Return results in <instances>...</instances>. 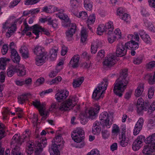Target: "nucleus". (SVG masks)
<instances>
[{
    "label": "nucleus",
    "instance_id": "7",
    "mask_svg": "<svg viewBox=\"0 0 155 155\" xmlns=\"http://www.w3.org/2000/svg\"><path fill=\"white\" fill-rule=\"evenodd\" d=\"M32 104L35 107L39 109V113L43 117L41 119L45 120L48 115V112L46 111L44 105L43 104H41L39 101L37 100L32 101Z\"/></svg>",
    "mask_w": 155,
    "mask_h": 155
},
{
    "label": "nucleus",
    "instance_id": "59",
    "mask_svg": "<svg viewBox=\"0 0 155 155\" xmlns=\"http://www.w3.org/2000/svg\"><path fill=\"white\" fill-rule=\"evenodd\" d=\"M52 7L50 6L49 7L46 6L43 7L42 9V11L47 13H50L52 12V10H51L52 9Z\"/></svg>",
    "mask_w": 155,
    "mask_h": 155
},
{
    "label": "nucleus",
    "instance_id": "40",
    "mask_svg": "<svg viewBox=\"0 0 155 155\" xmlns=\"http://www.w3.org/2000/svg\"><path fill=\"white\" fill-rule=\"evenodd\" d=\"M23 25L25 26L24 29L22 31V32L23 33H26L27 31H28L31 30V29H32L33 30H34V25L30 27L28 26V24L26 22V20H25L24 21Z\"/></svg>",
    "mask_w": 155,
    "mask_h": 155
},
{
    "label": "nucleus",
    "instance_id": "28",
    "mask_svg": "<svg viewBox=\"0 0 155 155\" xmlns=\"http://www.w3.org/2000/svg\"><path fill=\"white\" fill-rule=\"evenodd\" d=\"M103 27L106 31H107V34L109 35L111 34L114 29L112 22L109 21L106 23L105 25H104Z\"/></svg>",
    "mask_w": 155,
    "mask_h": 155
},
{
    "label": "nucleus",
    "instance_id": "29",
    "mask_svg": "<svg viewBox=\"0 0 155 155\" xmlns=\"http://www.w3.org/2000/svg\"><path fill=\"white\" fill-rule=\"evenodd\" d=\"M144 103L143 99L142 98H139L137 100L136 106L137 108V113L139 114L142 113Z\"/></svg>",
    "mask_w": 155,
    "mask_h": 155
},
{
    "label": "nucleus",
    "instance_id": "51",
    "mask_svg": "<svg viewBox=\"0 0 155 155\" xmlns=\"http://www.w3.org/2000/svg\"><path fill=\"white\" fill-rule=\"evenodd\" d=\"M86 155H100V151L97 149H94L88 153Z\"/></svg>",
    "mask_w": 155,
    "mask_h": 155
},
{
    "label": "nucleus",
    "instance_id": "39",
    "mask_svg": "<svg viewBox=\"0 0 155 155\" xmlns=\"http://www.w3.org/2000/svg\"><path fill=\"white\" fill-rule=\"evenodd\" d=\"M52 145L51 150H49V152H50V155H60V152L59 150L55 147L56 146V144Z\"/></svg>",
    "mask_w": 155,
    "mask_h": 155
},
{
    "label": "nucleus",
    "instance_id": "64",
    "mask_svg": "<svg viewBox=\"0 0 155 155\" xmlns=\"http://www.w3.org/2000/svg\"><path fill=\"white\" fill-rule=\"evenodd\" d=\"M77 143L76 145V147L78 148H82L85 145V143L83 141V140L80 141H75Z\"/></svg>",
    "mask_w": 155,
    "mask_h": 155
},
{
    "label": "nucleus",
    "instance_id": "49",
    "mask_svg": "<svg viewBox=\"0 0 155 155\" xmlns=\"http://www.w3.org/2000/svg\"><path fill=\"white\" fill-rule=\"evenodd\" d=\"M61 78L60 76H58L55 78L54 79L52 80L50 82V84L52 85V84H57L58 83L61 81Z\"/></svg>",
    "mask_w": 155,
    "mask_h": 155
},
{
    "label": "nucleus",
    "instance_id": "10",
    "mask_svg": "<svg viewBox=\"0 0 155 155\" xmlns=\"http://www.w3.org/2000/svg\"><path fill=\"white\" fill-rule=\"evenodd\" d=\"M100 108V107L99 105H97L94 108H91L88 110V112L86 113L84 116L86 118L93 119L95 118Z\"/></svg>",
    "mask_w": 155,
    "mask_h": 155
},
{
    "label": "nucleus",
    "instance_id": "11",
    "mask_svg": "<svg viewBox=\"0 0 155 155\" xmlns=\"http://www.w3.org/2000/svg\"><path fill=\"white\" fill-rule=\"evenodd\" d=\"M145 139L143 135H140L134 142L132 144V148L135 151L138 150L142 146V143Z\"/></svg>",
    "mask_w": 155,
    "mask_h": 155
},
{
    "label": "nucleus",
    "instance_id": "60",
    "mask_svg": "<svg viewBox=\"0 0 155 155\" xmlns=\"http://www.w3.org/2000/svg\"><path fill=\"white\" fill-rule=\"evenodd\" d=\"M154 93V91L153 88H150L148 89V96L149 98L151 99L153 97Z\"/></svg>",
    "mask_w": 155,
    "mask_h": 155
},
{
    "label": "nucleus",
    "instance_id": "55",
    "mask_svg": "<svg viewBox=\"0 0 155 155\" xmlns=\"http://www.w3.org/2000/svg\"><path fill=\"white\" fill-rule=\"evenodd\" d=\"M51 54L50 57L51 58L54 59L57 56V51L55 49H51L50 51Z\"/></svg>",
    "mask_w": 155,
    "mask_h": 155
},
{
    "label": "nucleus",
    "instance_id": "45",
    "mask_svg": "<svg viewBox=\"0 0 155 155\" xmlns=\"http://www.w3.org/2000/svg\"><path fill=\"white\" fill-rule=\"evenodd\" d=\"M112 132V133L114 135H117L120 132L119 127L116 124H114Z\"/></svg>",
    "mask_w": 155,
    "mask_h": 155
},
{
    "label": "nucleus",
    "instance_id": "4",
    "mask_svg": "<svg viewBox=\"0 0 155 155\" xmlns=\"http://www.w3.org/2000/svg\"><path fill=\"white\" fill-rule=\"evenodd\" d=\"M15 72H17L19 76L25 75L26 74L25 66L19 64L15 66L11 65L7 69V74L8 77H11L14 74Z\"/></svg>",
    "mask_w": 155,
    "mask_h": 155
},
{
    "label": "nucleus",
    "instance_id": "31",
    "mask_svg": "<svg viewBox=\"0 0 155 155\" xmlns=\"http://www.w3.org/2000/svg\"><path fill=\"white\" fill-rule=\"evenodd\" d=\"M21 144V143H19L18 142V144L14 145L15 146V147L12 150V155H23L20 151V149L19 147V146H20Z\"/></svg>",
    "mask_w": 155,
    "mask_h": 155
},
{
    "label": "nucleus",
    "instance_id": "42",
    "mask_svg": "<svg viewBox=\"0 0 155 155\" xmlns=\"http://www.w3.org/2000/svg\"><path fill=\"white\" fill-rule=\"evenodd\" d=\"M81 40L82 42H84L86 41L87 37L86 30L84 29H82L81 31Z\"/></svg>",
    "mask_w": 155,
    "mask_h": 155
},
{
    "label": "nucleus",
    "instance_id": "57",
    "mask_svg": "<svg viewBox=\"0 0 155 155\" xmlns=\"http://www.w3.org/2000/svg\"><path fill=\"white\" fill-rule=\"evenodd\" d=\"M98 44H97V45L95 46L92 44L91 46V52L93 54H95L97 52V48L99 47Z\"/></svg>",
    "mask_w": 155,
    "mask_h": 155
},
{
    "label": "nucleus",
    "instance_id": "63",
    "mask_svg": "<svg viewBox=\"0 0 155 155\" xmlns=\"http://www.w3.org/2000/svg\"><path fill=\"white\" fill-rule=\"evenodd\" d=\"M8 50V45H3L2 49V52L3 55H5L6 54Z\"/></svg>",
    "mask_w": 155,
    "mask_h": 155
},
{
    "label": "nucleus",
    "instance_id": "33",
    "mask_svg": "<svg viewBox=\"0 0 155 155\" xmlns=\"http://www.w3.org/2000/svg\"><path fill=\"white\" fill-rule=\"evenodd\" d=\"M28 95H29V94H25L18 96V102L21 104H23L26 101L28 100Z\"/></svg>",
    "mask_w": 155,
    "mask_h": 155
},
{
    "label": "nucleus",
    "instance_id": "35",
    "mask_svg": "<svg viewBox=\"0 0 155 155\" xmlns=\"http://www.w3.org/2000/svg\"><path fill=\"white\" fill-rule=\"evenodd\" d=\"M84 80V78L83 77L74 79L72 83L73 87L74 88L79 87L83 82Z\"/></svg>",
    "mask_w": 155,
    "mask_h": 155
},
{
    "label": "nucleus",
    "instance_id": "62",
    "mask_svg": "<svg viewBox=\"0 0 155 155\" xmlns=\"http://www.w3.org/2000/svg\"><path fill=\"white\" fill-rule=\"evenodd\" d=\"M104 31H106L104 28L103 29L100 26H99L97 29V33L98 35H101Z\"/></svg>",
    "mask_w": 155,
    "mask_h": 155
},
{
    "label": "nucleus",
    "instance_id": "5",
    "mask_svg": "<svg viewBox=\"0 0 155 155\" xmlns=\"http://www.w3.org/2000/svg\"><path fill=\"white\" fill-rule=\"evenodd\" d=\"M30 130L28 129L26 130L25 132H24L22 135L21 137V138H19L17 135H15L12 137V141L11 142V144L14 145L18 144L19 143H21L24 141H28L29 140V135L30 134Z\"/></svg>",
    "mask_w": 155,
    "mask_h": 155
},
{
    "label": "nucleus",
    "instance_id": "8",
    "mask_svg": "<svg viewBox=\"0 0 155 155\" xmlns=\"http://www.w3.org/2000/svg\"><path fill=\"white\" fill-rule=\"evenodd\" d=\"M46 144V139L42 138L40 142H35V153L36 155H39L42 151L43 147H45Z\"/></svg>",
    "mask_w": 155,
    "mask_h": 155
},
{
    "label": "nucleus",
    "instance_id": "25",
    "mask_svg": "<svg viewBox=\"0 0 155 155\" xmlns=\"http://www.w3.org/2000/svg\"><path fill=\"white\" fill-rule=\"evenodd\" d=\"M101 122L97 121L95 122L93 124V128L92 132L94 135H98L100 133L101 128L100 126Z\"/></svg>",
    "mask_w": 155,
    "mask_h": 155
},
{
    "label": "nucleus",
    "instance_id": "14",
    "mask_svg": "<svg viewBox=\"0 0 155 155\" xmlns=\"http://www.w3.org/2000/svg\"><path fill=\"white\" fill-rule=\"evenodd\" d=\"M68 26L71 27V28L66 32L65 34L68 40L71 41L72 39L74 34L76 31V26L75 24L74 23L71 24L70 23Z\"/></svg>",
    "mask_w": 155,
    "mask_h": 155
},
{
    "label": "nucleus",
    "instance_id": "1",
    "mask_svg": "<svg viewBox=\"0 0 155 155\" xmlns=\"http://www.w3.org/2000/svg\"><path fill=\"white\" fill-rule=\"evenodd\" d=\"M127 69L122 70L119 78L116 81L114 88V93L117 96L121 97L123 92L127 87V84L128 83V78L127 72Z\"/></svg>",
    "mask_w": 155,
    "mask_h": 155
},
{
    "label": "nucleus",
    "instance_id": "43",
    "mask_svg": "<svg viewBox=\"0 0 155 155\" xmlns=\"http://www.w3.org/2000/svg\"><path fill=\"white\" fill-rule=\"evenodd\" d=\"M84 7L88 10H91L92 7V3L88 0H85L84 1Z\"/></svg>",
    "mask_w": 155,
    "mask_h": 155
},
{
    "label": "nucleus",
    "instance_id": "56",
    "mask_svg": "<svg viewBox=\"0 0 155 155\" xmlns=\"http://www.w3.org/2000/svg\"><path fill=\"white\" fill-rule=\"evenodd\" d=\"M48 24L50 25H51L53 28H56L58 25V22L55 20H51V18L49 19V23Z\"/></svg>",
    "mask_w": 155,
    "mask_h": 155
},
{
    "label": "nucleus",
    "instance_id": "34",
    "mask_svg": "<svg viewBox=\"0 0 155 155\" xmlns=\"http://www.w3.org/2000/svg\"><path fill=\"white\" fill-rule=\"evenodd\" d=\"M10 60V59L6 58H0V69L3 70L5 69L7 62Z\"/></svg>",
    "mask_w": 155,
    "mask_h": 155
},
{
    "label": "nucleus",
    "instance_id": "24",
    "mask_svg": "<svg viewBox=\"0 0 155 155\" xmlns=\"http://www.w3.org/2000/svg\"><path fill=\"white\" fill-rule=\"evenodd\" d=\"M79 55L74 56L71 59L69 63V65L73 68H76L78 67V63L79 61Z\"/></svg>",
    "mask_w": 155,
    "mask_h": 155
},
{
    "label": "nucleus",
    "instance_id": "61",
    "mask_svg": "<svg viewBox=\"0 0 155 155\" xmlns=\"http://www.w3.org/2000/svg\"><path fill=\"white\" fill-rule=\"evenodd\" d=\"M147 26L148 28V29L150 31L152 32H155V28L152 23H149L148 25H147Z\"/></svg>",
    "mask_w": 155,
    "mask_h": 155
},
{
    "label": "nucleus",
    "instance_id": "23",
    "mask_svg": "<svg viewBox=\"0 0 155 155\" xmlns=\"http://www.w3.org/2000/svg\"><path fill=\"white\" fill-rule=\"evenodd\" d=\"M58 17L61 19L64 20L63 26L64 27H68L71 21L69 20L68 16L64 13L57 14Z\"/></svg>",
    "mask_w": 155,
    "mask_h": 155
},
{
    "label": "nucleus",
    "instance_id": "9",
    "mask_svg": "<svg viewBox=\"0 0 155 155\" xmlns=\"http://www.w3.org/2000/svg\"><path fill=\"white\" fill-rule=\"evenodd\" d=\"M115 56L112 54L107 56L103 63L104 67L110 68L115 64Z\"/></svg>",
    "mask_w": 155,
    "mask_h": 155
},
{
    "label": "nucleus",
    "instance_id": "30",
    "mask_svg": "<svg viewBox=\"0 0 155 155\" xmlns=\"http://www.w3.org/2000/svg\"><path fill=\"white\" fill-rule=\"evenodd\" d=\"M127 48L129 49L135 50L138 48V43L133 41H131L130 42H128L126 43Z\"/></svg>",
    "mask_w": 155,
    "mask_h": 155
},
{
    "label": "nucleus",
    "instance_id": "26",
    "mask_svg": "<svg viewBox=\"0 0 155 155\" xmlns=\"http://www.w3.org/2000/svg\"><path fill=\"white\" fill-rule=\"evenodd\" d=\"M19 51L23 58L25 59L29 58V51L27 47L25 45H22Z\"/></svg>",
    "mask_w": 155,
    "mask_h": 155
},
{
    "label": "nucleus",
    "instance_id": "22",
    "mask_svg": "<svg viewBox=\"0 0 155 155\" xmlns=\"http://www.w3.org/2000/svg\"><path fill=\"white\" fill-rule=\"evenodd\" d=\"M78 2L77 0H71L70 4L71 12L75 15H77L78 14L77 10Z\"/></svg>",
    "mask_w": 155,
    "mask_h": 155
},
{
    "label": "nucleus",
    "instance_id": "3",
    "mask_svg": "<svg viewBox=\"0 0 155 155\" xmlns=\"http://www.w3.org/2000/svg\"><path fill=\"white\" fill-rule=\"evenodd\" d=\"M104 81L105 83V84H104L103 82H102L101 84H99L98 87L94 90L92 95V98L94 100H97L103 98L104 96L103 94L106 90L108 85V80L107 78H104Z\"/></svg>",
    "mask_w": 155,
    "mask_h": 155
},
{
    "label": "nucleus",
    "instance_id": "19",
    "mask_svg": "<svg viewBox=\"0 0 155 155\" xmlns=\"http://www.w3.org/2000/svg\"><path fill=\"white\" fill-rule=\"evenodd\" d=\"M108 117V114L107 112L102 113L100 116V118L101 120L104 121L106 127L109 128L112 125V123L111 121H110Z\"/></svg>",
    "mask_w": 155,
    "mask_h": 155
},
{
    "label": "nucleus",
    "instance_id": "17",
    "mask_svg": "<svg viewBox=\"0 0 155 155\" xmlns=\"http://www.w3.org/2000/svg\"><path fill=\"white\" fill-rule=\"evenodd\" d=\"M69 92L68 91L62 90L58 92L55 95V99L58 102H61L65 100L68 96Z\"/></svg>",
    "mask_w": 155,
    "mask_h": 155
},
{
    "label": "nucleus",
    "instance_id": "6",
    "mask_svg": "<svg viewBox=\"0 0 155 155\" xmlns=\"http://www.w3.org/2000/svg\"><path fill=\"white\" fill-rule=\"evenodd\" d=\"M71 136L74 141L78 142L84 140V131L81 128H77L71 133Z\"/></svg>",
    "mask_w": 155,
    "mask_h": 155
},
{
    "label": "nucleus",
    "instance_id": "44",
    "mask_svg": "<svg viewBox=\"0 0 155 155\" xmlns=\"http://www.w3.org/2000/svg\"><path fill=\"white\" fill-rule=\"evenodd\" d=\"M154 141H155V133L152 134L151 136L147 137L145 140V142L146 143L150 144Z\"/></svg>",
    "mask_w": 155,
    "mask_h": 155
},
{
    "label": "nucleus",
    "instance_id": "2",
    "mask_svg": "<svg viewBox=\"0 0 155 155\" xmlns=\"http://www.w3.org/2000/svg\"><path fill=\"white\" fill-rule=\"evenodd\" d=\"M77 98L72 96H70L69 98L65 101L62 103L60 107L58 103H53L49 110H53L54 109L58 110L61 111H66L70 110L76 104Z\"/></svg>",
    "mask_w": 155,
    "mask_h": 155
},
{
    "label": "nucleus",
    "instance_id": "52",
    "mask_svg": "<svg viewBox=\"0 0 155 155\" xmlns=\"http://www.w3.org/2000/svg\"><path fill=\"white\" fill-rule=\"evenodd\" d=\"M75 16L79 18L81 17L83 19H85L87 17V12L84 11H82L79 13V15L78 14L77 16Z\"/></svg>",
    "mask_w": 155,
    "mask_h": 155
},
{
    "label": "nucleus",
    "instance_id": "41",
    "mask_svg": "<svg viewBox=\"0 0 155 155\" xmlns=\"http://www.w3.org/2000/svg\"><path fill=\"white\" fill-rule=\"evenodd\" d=\"M146 78L147 79L150 84H152L155 82V73L153 77L151 74H149L146 76Z\"/></svg>",
    "mask_w": 155,
    "mask_h": 155
},
{
    "label": "nucleus",
    "instance_id": "50",
    "mask_svg": "<svg viewBox=\"0 0 155 155\" xmlns=\"http://www.w3.org/2000/svg\"><path fill=\"white\" fill-rule=\"evenodd\" d=\"M147 69L151 70L155 67V61H151L147 64L146 65Z\"/></svg>",
    "mask_w": 155,
    "mask_h": 155
},
{
    "label": "nucleus",
    "instance_id": "54",
    "mask_svg": "<svg viewBox=\"0 0 155 155\" xmlns=\"http://www.w3.org/2000/svg\"><path fill=\"white\" fill-rule=\"evenodd\" d=\"M40 0H28L25 1V5H29L35 4L38 2Z\"/></svg>",
    "mask_w": 155,
    "mask_h": 155
},
{
    "label": "nucleus",
    "instance_id": "13",
    "mask_svg": "<svg viewBox=\"0 0 155 155\" xmlns=\"http://www.w3.org/2000/svg\"><path fill=\"white\" fill-rule=\"evenodd\" d=\"M126 44L125 45L122 43L118 44L116 48V54L118 57H122L126 54L127 52V50Z\"/></svg>",
    "mask_w": 155,
    "mask_h": 155
},
{
    "label": "nucleus",
    "instance_id": "58",
    "mask_svg": "<svg viewBox=\"0 0 155 155\" xmlns=\"http://www.w3.org/2000/svg\"><path fill=\"white\" fill-rule=\"evenodd\" d=\"M142 58L141 56L139 57L134 59L133 63L136 64H139L142 62Z\"/></svg>",
    "mask_w": 155,
    "mask_h": 155
},
{
    "label": "nucleus",
    "instance_id": "27",
    "mask_svg": "<svg viewBox=\"0 0 155 155\" xmlns=\"http://www.w3.org/2000/svg\"><path fill=\"white\" fill-rule=\"evenodd\" d=\"M119 138L120 140V144L122 147H125L127 145L129 139L126 137L125 134L123 132L120 136Z\"/></svg>",
    "mask_w": 155,
    "mask_h": 155
},
{
    "label": "nucleus",
    "instance_id": "47",
    "mask_svg": "<svg viewBox=\"0 0 155 155\" xmlns=\"http://www.w3.org/2000/svg\"><path fill=\"white\" fill-rule=\"evenodd\" d=\"M11 24L7 20L2 24L3 32L6 29H8L11 26Z\"/></svg>",
    "mask_w": 155,
    "mask_h": 155
},
{
    "label": "nucleus",
    "instance_id": "20",
    "mask_svg": "<svg viewBox=\"0 0 155 155\" xmlns=\"http://www.w3.org/2000/svg\"><path fill=\"white\" fill-rule=\"evenodd\" d=\"M34 53L37 56H41L44 55L47 56V52H46L44 48L39 46H37L33 50Z\"/></svg>",
    "mask_w": 155,
    "mask_h": 155
},
{
    "label": "nucleus",
    "instance_id": "32",
    "mask_svg": "<svg viewBox=\"0 0 155 155\" xmlns=\"http://www.w3.org/2000/svg\"><path fill=\"white\" fill-rule=\"evenodd\" d=\"M47 58V55L41 56H37L35 58V63L38 66L42 65L44 62L45 60Z\"/></svg>",
    "mask_w": 155,
    "mask_h": 155
},
{
    "label": "nucleus",
    "instance_id": "36",
    "mask_svg": "<svg viewBox=\"0 0 155 155\" xmlns=\"http://www.w3.org/2000/svg\"><path fill=\"white\" fill-rule=\"evenodd\" d=\"M144 90V87L142 84H140L135 91V95L136 97H139L142 94Z\"/></svg>",
    "mask_w": 155,
    "mask_h": 155
},
{
    "label": "nucleus",
    "instance_id": "18",
    "mask_svg": "<svg viewBox=\"0 0 155 155\" xmlns=\"http://www.w3.org/2000/svg\"><path fill=\"white\" fill-rule=\"evenodd\" d=\"M143 119L142 118H140L135 124L133 130V134L134 135L138 134L142 128L143 125Z\"/></svg>",
    "mask_w": 155,
    "mask_h": 155
},
{
    "label": "nucleus",
    "instance_id": "16",
    "mask_svg": "<svg viewBox=\"0 0 155 155\" xmlns=\"http://www.w3.org/2000/svg\"><path fill=\"white\" fill-rule=\"evenodd\" d=\"M143 110L147 111L149 114H151L155 110V101L153 102L150 105L149 102H145L143 104Z\"/></svg>",
    "mask_w": 155,
    "mask_h": 155
},
{
    "label": "nucleus",
    "instance_id": "12",
    "mask_svg": "<svg viewBox=\"0 0 155 155\" xmlns=\"http://www.w3.org/2000/svg\"><path fill=\"white\" fill-rule=\"evenodd\" d=\"M34 30L33 31V33L36 36L35 39L39 37V35L40 33L42 34L43 32L44 34L47 35H48L50 34L49 32L47 29L41 28V26L37 24L34 25Z\"/></svg>",
    "mask_w": 155,
    "mask_h": 155
},
{
    "label": "nucleus",
    "instance_id": "38",
    "mask_svg": "<svg viewBox=\"0 0 155 155\" xmlns=\"http://www.w3.org/2000/svg\"><path fill=\"white\" fill-rule=\"evenodd\" d=\"M6 135L4 125L2 124H0V140Z\"/></svg>",
    "mask_w": 155,
    "mask_h": 155
},
{
    "label": "nucleus",
    "instance_id": "46",
    "mask_svg": "<svg viewBox=\"0 0 155 155\" xmlns=\"http://www.w3.org/2000/svg\"><path fill=\"white\" fill-rule=\"evenodd\" d=\"M116 37L114 35V34L111 33L110 35L108 36L107 40L109 43H112L116 40Z\"/></svg>",
    "mask_w": 155,
    "mask_h": 155
},
{
    "label": "nucleus",
    "instance_id": "21",
    "mask_svg": "<svg viewBox=\"0 0 155 155\" xmlns=\"http://www.w3.org/2000/svg\"><path fill=\"white\" fill-rule=\"evenodd\" d=\"M155 150V146L153 145L150 146L148 144L144 146L142 152L145 155H150Z\"/></svg>",
    "mask_w": 155,
    "mask_h": 155
},
{
    "label": "nucleus",
    "instance_id": "48",
    "mask_svg": "<svg viewBox=\"0 0 155 155\" xmlns=\"http://www.w3.org/2000/svg\"><path fill=\"white\" fill-rule=\"evenodd\" d=\"M95 20V18L94 15H90L89 16L87 20L88 25H91L94 23Z\"/></svg>",
    "mask_w": 155,
    "mask_h": 155
},
{
    "label": "nucleus",
    "instance_id": "53",
    "mask_svg": "<svg viewBox=\"0 0 155 155\" xmlns=\"http://www.w3.org/2000/svg\"><path fill=\"white\" fill-rule=\"evenodd\" d=\"M143 38H141L143 40V41L147 44H149L150 42V36L147 34L144 35Z\"/></svg>",
    "mask_w": 155,
    "mask_h": 155
},
{
    "label": "nucleus",
    "instance_id": "37",
    "mask_svg": "<svg viewBox=\"0 0 155 155\" xmlns=\"http://www.w3.org/2000/svg\"><path fill=\"white\" fill-rule=\"evenodd\" d=\"M16 29V27L15 25H13L8 29V31L6 33V36L9 38L11 36L12 34L13 33Z\"/></svg>",
    "mask_w": 155,
    "mask_h": 155
},
{
    "label": "nucleus",
    "instance_id": "15",
    "mask_svg": "<svg viewBox=\"0 0 155 155\" xmlns=\"http://www.w3.org/2000/svg\"><path fill=\"white\" fill-rule=\"evenodd\" d=\"M52 142H54V143L52 144L51 147L52 145H54L55 144H56V146H55L57 149L59 150H61L63 147L64 143L63 141V138L61 135H58L56 136L53 140H52Z\"/></svg>",
    "mask_w": 155,
    "mask_h": 155
}]
</instances>
